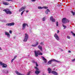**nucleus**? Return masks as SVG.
Returning a JSON list of instances; mask_svg holds the SVG:
<instances>
[{"label": "nucleus", "mask_w": 75, "mask_h": 75, "mask_svg": "<svg viewBox=\"0 0 75 75\" xmlns=\"http://www.w3.org/2000/svg\"><path fill=\"white\" fill-rule=\"evenodd\" d=\"M34 52L35 57H38V55H42V53L41 52V51L40 50L35 51Z\"/></svg>", "instance_id": "1"}, {"label": "nucleus", "mask_w": 75, "mask_h": 75, "mask_svg": "<svg viewBox=\"0 0 75 75\" xmlns=\"http://www.w3.org/2000/svg\"><path fill=\"white\" fill-rule=\"evenodd\" d=\"M4 11H5L6 12V14H11L12 13L11 11H10L9 10V9H4L3 10Z\"/></svg>", "instance_id": "2"}, {"label": "nucleus", "mask_w": 75, "mask_h": 75, "mask_svg": "<svg viewBox=\"0 0 75 75\" xmlns=\"http://www.w3.org/2000/svg\"><path fill=\"white\" fill-rule=\"evenodd\" d=\"M69 20L67 19L66 18H63L62 20V22L63 24H66L67 23H69Z\"/></svg>", "instance_id": "3"}, {"label": "nucleus", "mask_w": 75, "mask_h": 75, "mask_svg": "<svg viewBox=\"0 0 75 75\" xmlns=\"http://www.w3.org/2000/svg\"><path fill=\"white\" fill-rule=\"evenodd\" d=\"M35 69H36V70L35 71V73L37 75H38V74H39L40 73V72H41V71H40V70H39V68L37 67H35Z\"/></svg>", "instance_id": "4"}, {"label": "nucleus", "mask_w": 75, "mask_h": 75, "mask_svg": "<svg viewBox=\"0 0 75 75\" xmlns=\"http://www.w3.org/2000/svg\"><path fill=\"white\" fill-rule=\"evenodd\" d=\"M28 38V35L26 33L25 34V38L23 40V41L24 42H27V40Z\"/></svg>", "instance_id": "5"}, {"label": "nucleus", "mask_w": 75, "mask_h": 75, "mask_svg": "<svg viewBox=\"0 0 75 75\" xmlns=\"http://www.w3.org/2000/svg\"><path fill=\"white\" fill-rule=\"evenodd\" d=\"M52 61H55V62H59V61L56 60L55 59H52L48 62V64L49 65L51 64V62H52Z\"/></svg>", "instance_id": "6"}, {"label": "nucleus", "mask_w": 75, "mask_h": 75, "mask_svg": "<svg viewBox=\"0 0 75 75\" xmlns=\"http://www.w3.org/2000/svg\"><path fill=\"white\" fill-rule=\"evenodd\" d=\"M54 37L55 38L56 40H59V37H58V35H57V33H55L54 35Z\"/></svg>", "instance_id": "7"}, {"label": "nucleus", "mask_w": 75, "mask_h": 75, "mask_svg": "<svg viewBox=\"0 0 75 75\" xmlns=\"http://www.w3.org/2000/svg\"><path fill=\"white\" fill-rule=\"evenodd\" d=\"M14 25V23L13 22L6 24V25H8V26H11L12 25Z\"/></svg>", "instance_id": "8"}, {"label": "nucleus", "mask_w": 75, "mask_h": 75, "mask_svg": "<svg viewBox=\"0 0 75 75\" xmlns=\"http://www.w3.org/2000/svg\"><path fill=\"white\" fill-rule=\"evenodd\" d=\"M26 8V6H24L22 7L19 10V11H23V10H24Z\"/></svg>", "instance_id": "9"}, {"label": "nucleus", "mask_w": 75, "mask_h": 75, "mask_svg": "<svg viewBox=\"0 0 75 75\" xmlns=\"http://www.w3.org/2000/svg\"><path fill=\"white\" fill-rule=\"evenodd\" d=\"M50 20L51 21H52V22H55V19H54V18H53L52 17V16H51L50 17Z\"/></svg>", "instance_id": "10"}, {"label": "nucleus", "mask_w": 75, "mask_h": 75, "mask_svg": "<svg viewBox=\"0 0 75 75\" xmlns=\"http://www.w3.org/2000/svg\"><path fill=\"white\" fill-rule=\"evenodd\" d=\"M5 35H7V37H8V38L10 37V34L9 33L6 32H5Z\"/></svg>", "instance_id": "11"}, {"label": "nucleus", "mask_w": 75, "mask_h": 75, "mask_svg": "<svg viewBox=\"0 0 75 75\" xmlns=\"http://www.w3.org/2000/svg\"><path fill=\"white\" fill-rule=\"evenodd\" d=\"M42 58L43 60V61H45V63H47V59H45V57H44L42 56Z\"/></svg>", "instance_id": "12"}, {"label": "nucleus", "mask_w": 75, "mask_h": 75, "mask_svg": "<svg viewBox=\"0 0 75 75\" xmlns=\"http://www.w3.org/2000/svg\"><path fill=\"white\" fill-rule=\"evenodd\" d=\"M22 27V30H24L25 28V23H24Z\"/></svg>", "instance_id": "13"}, {"label": "nucleus", "mask_w": 75, "mask_h": 75, "mask_svg": "<svg viewBox=\"0 0 75 75\" xmlns=\"http://www.w3.org/2000/svg\"><path fill=\"white\" fill-rule=\"evenodd\" d=\"M39 43V42H36V44L35 45H32V46H33V47H37V46L38 45V44Z\"/></svg>", "instance_id": "14"}, {"label": "nucleus", "mask_w": 75, "mask_h": 75, "mask_svg": "<svg viewBox=\"0 0 75 75\" xmlns=\"http://www.w3.org/2000/svg\"><path fill=\"white\" fill-rule=\"evenodd\" d=\"M52 74H53L55 75H58V73L57 72H55V71H52Z\"/></svg>", "instance_id": "15"}, {"label": "nucleus", "mask_w": 75, "mask_h": 75, "mask_svg": "<svg viewBox=\"0 0 75 75\" xmlns=\"http://www.w3.org/2000/svg\"><path fill=\"white\" fill-rule=\"evenodd\" d=\"M38 48H39V49H40V50H41V51H42V46L40 45H39L38 46Z\"/></svg>", "instance_id": "16"}, {"label": "nucleus", "mask_w": 75, "mask_h": 75, "mask_svg": "<svg viewBox=\"0 0 75 75\" xmlns=\"http://www.w3.org/2000/svg\"><path fill=\"white\" fill-rule=\"evenodd\" d=\"M48 73H49V74H50V73H51V68H49L48 69Z\"/></svg>", "instance_id": "17"}, {"label": "nucleus", "mask_w": 75, "mask_h": 75, "mask_svg": "<svg viewBox=\"0 0 75 75\" xmlns=\"http://www.w3.org/2000/svg\"><path fill=\"white\" fill-rule=\"evenodd\" d=\"M50 11L49 10V9H47L45 11V14H48V12H50Z\"/></svg>", "instance_id": "18"}, {"label": "nucleus", "mask_w": 75, "mask_h": 75, "mask_svg": "<svg viewBox=\"0 0 75 75\" xmlns=\"http://www.w3.org/2000/svg\"><path fill=\"white\" fill-rule=\"evenodd\" d=\"M8 4H9L8 3V2L3 3V4H4V5H5L6 6L8 5Z\"/></svg>", "instance_id": "19"}, {"label": "nucleus", "mask_w": 75, "mask_h": 75, "mask_svg": "<svg viewBox=\"0 0 75 75\" xmlns=\"http://www.w3.org/2000/svg\"><path fill=\"white\" fill-rule=\"evenodd\" d=\"M7 65L6 64L4 63V64L3 65V66H2V67L3 68H7Z\"/></svg>", "instance_id": "20"}, {"label": "nucleus", "mask_w": 75, "mask_h": 75, "mask_svg": "<svg viewBox=\"0 0 75 75\" xmlns=\"http://www.w3.org/2000/svg\"><path fill=\"white\" fill-rule=\"evenodd\" d=\"M38 9H39L40 10H41V9H42V7H41V6H38Z\"/></svg>", "instance_id": "21"}, {"label": "nucleus", "mask_w": 75, "mask_h": 75, "mask_svg": "<svg viewBox=\"0 0 75 75\" xmlns=\"http://www.w3.org/2000/svg\"><path fill=\"white\" fill-rule=\"evenodd\" d=\"M4 64V63H3L1 62H0V65H1L2 66H3Z\"/></svg>", "instance_id": "22"}, {"label": "nucleus", "mask_w": 75, "mask_h": 75, "mask_svg": "<svg viewBox=\"0 0 75 75\" xmlns=\"http://www.w3.org/2000/svg\"><path fill=\"white\" fill-rule=\"evenodd\" d=\"M42 8H45V9H47V8H48V7L44 6L42 7Z\"/></svg>", "instance_id": "23"}, {"label": "nucleus", "mask_w": 75, "mask_h": 75, "mask_svg": "<svg viewBox=\"0 0 75 75\" xmlns=\"http://www.w3.org/2000/svg\"><path fill=\"white\" fill-rule=\"evenodd\" d=\"M71 33L72 34L73 36H74V37H75V34L73 33V32L72 31L71 32Z\"/></svg>", "instance_id": "24"}, {"label": "nucleus", "mask_w": 75, "mask_h": 75, "mask_svg": "<svg viewBox=\"0 0 75 75\" xmlns=\"http://www.w3.org/2000/svg\"><path fill=\"white\" fill-rule=\"evenodd\" d=\"M30 73H31V71H29L27 73V75H30Z\"/></svg>", "instance_id": "25"}, {"label": "nucleus", "mask_w": 75, "mask_h": 75, "mask_svg": "<svg viewBox=\"0 0 75 75\" xmlns=\"http://www.w3.org/2000/svg\"><path fill=\"white\" fill-rule=\"evenodd\" d=\"M45 17H44L43 19H42V21H45Z\"/></svg>", "instance_id": "26"}, {"label": "nucleus", "mask_w": 75, "mask_h": 75, "mask_svg": "<svg viewBox=\"0 0 75 75\" xmlns=\"http://www.w3.org/2000/svg\"><path fill=\"white\" fill-rule=\"evenodd\" d=\"M62 25L63 26V27L64 28H67V26H66L65 25Z\"/></svg>", "instance_id": "27"}, {"label": "nucleus", "mask_w": 75, "mask_h": 75, "mask_svg": "<svg viewBox=\"0 0 75 75\" xmlns=\"http://www.w3.org/2000/svg\"><path fill=\"white\" fill-rule=\"evenodd\" d=\"M56 26L58 27V22H57L56 23Z\"/></svg>", "instance_id": "28"}, {"label": "nucleus", "mask_w": 75, "mask_h": 75, "mask_svg": "<svg viewBox=\"0 0 75 75\" xmlns=\"http://www.w3.org/2000/svg\"><path fill=\"white\" fill-rule=\"evenodd\" d=\"M40 44L42 45H44V43H43V42H41L40 43Z\"/></svg>", "instance_id": "29"}, {"label": "nucleus", "mask_w": 75, "mask_h": 75, "mask_svg": "<svg viewBox=\"0 0 75 75\" xmlns=\"http://www.w3.org/2000/svg\"><path fill=\"white\" fill-rule=\"evenodd\" d=\"M25 11V10L23 11L22 13H21V16H22V15L23 14V13H24V11Z\"/></svg>", "instance_id": "30"}, {"label": "nucleus", "mask_w": 75, "mask_h": 75, "mask_svg": "<svg viewBox=\"0 0 75 75\" xmlns=\"http://www.w3.org/2000/svg\"><path fill=\"white\" fill-rule=\"evenodd\" d=\"M36 67H38V64H37V62H36Z\"/></svg>", "instance_id": "31"}, {"label": "nucleus", "mask_w": 75, "mask_h": 75, "mask_svg": "<svg viewBox=\"0 0 75 75\" xmlns=\"http://www.w3.org/2000/svg\"><path fill=\"white\" fill-rule=\"evenodd\" d=\"M9 33H10V34H11V33H12V31H11V30H10Z\"/></svg>", "instance_id": "32"}, {"label": "nucleus", "mask_w": 75, "mask_h": 75, "mask_svg": "<svg viewBox=\"0 0 75 75\" xmlns=\"http://www.w3.org/2000/svg\"><path fill=\"white\" fill-rule=\"evenodd\" d=\"M67 38H68V39H70V38H71V37H70L69 36H67Z\"/></svg>", "instance_id": "33"}, {"label": "nucleus", "mask_w": 75, "mask_h": 75, "mask_svg": "<svg viewBox=\"0 0 75 75\" xmlns=\"http://www.w3.org/2000/svg\"><path fill=\"white\" fill-rule=\"evenodd\" d=\"M17 56L16 55L14 57V58H13L14 59H16V57H17Z\"/></svg>", "instance_id": "34"}, {"label": "nucleus", "mask_w": 75, "mask_h": 75, "mask_svg": "<svg viewBox=\"0 0 75 75\" xmlns=\"http://www.w3.org/2000/svg\"><path fill=\"white\" fill-rule=\"evenodd\" d=\"M59 33V30H58L57 31V33Z\"/></svg>", "instance_id": "35"}, {"label": "nucleus", "mask_w": 75, "mask_h": 75, "mask_svg": "<svg viewBox=\"0 0 75 75\" xmlns=\"http://www.w3.org/2000/svg\"><path fill=\"white\" fill-rule=\"evenodd\" d=\"M25 25H27V26L28 27V24L25 23Z\"/></svg>", "instance_id": "36"}, {"label": "nucleus", "mask_w": 75, "mask_h": 75, "mask_svg": "<svg viewBox=\"0 0 75 75\" xmlns=\"http://www.w3.org/2000/svg\"><path fill=\"white\" fill-rule=\"evenodd\" d=\"M7 1H11V0H6Z\"/></svg>", "instance_id": "37"}, {"label": "nucleus", "mask_w": 75, "mask_h": 75, "mask_svg": "<svg viewBox=\"0 0 75 75\" xmlns=\"http://www.w3.org/2000/svg\"><path fill=\"white\" fill-rule=\"evenodd\" d=\"M31 1H32L33 2V1H35V0H31Z\"/></svg>", "instance_id": "38"}, {"label": "nucleus", "mask_w": 75, "mask_h": 75, "mask_svg": "<svg viewBox=\"0 0 75 75\" xmlns=\"http://www.w3.org/2000/svg\"><path fill=\"white\" fill-rule=\"evenodd\" d=\"M75 61V58L74 59H73L72 60L73 62H74V61Z\"/></svg>", "instance_id": "39"}, {"label": "nucleus", "mask_w": 75, "mask_h": 75, "mask_svg": "<svg viewBox=\"0 0 75 75\" xmlns=\"http://www.w3.org/2000/svg\"><path fill=\"white\" fill-rule=\"evenodd\" d=\"M0 50H2V49L0 47Z\"/></svg>", "instance_id": "40"}, {"label": "nucleus", "mask_w": 75, "mask_h": 75, "mask_svg": "<svg viewBox=\"0 0 75 75\" xmlns=\"http://www.w3.org/2000/svg\"><path fill=\"white\" fill-rule=\"evenodd\" d=\"M26 12L27 13H28V11H26Z\"/></svg>", "instance_id": "41"}, {"label": "nucleus", "mask_w": 75, "mask_h": 75, "mask_svg": "<svg viewBox=\"0 0 75 75\" xmlns=\"http://www.w3.org/2000/svg\"><path fill=\"white\" fill-rule=\"evenodd\" d=\"M11 62H13V60H11Z\"/></svg>", "instance_id": "42"}, {"label": "nucleus", "mask_w": 75, "mask_h": 75, "mask_svg": "<svg viewBox=\"0 0 75 75\" xmlns=\"http://www.w3.org/2000/svg\"><path fill=\"white\" fill-rule=\"evenodd\" d=\"M15 59H14V58L12 59V60L13 61L14 60H15Z\"/></svg>", "instance_id": "43"}, {"label": "nucleus", "mask_w": 75, "mask_h": 75, "mask_svg": "<svg viewBox=\"0 0 75 75\" xmlns=\"http://www.w3.org/2000/svg\"><path fill=\"white\" fill-rule=\"evenodd\" d=\"M15 59H14V58L12 59V60L13 61L14 60H15Z\"/></svg>", "instance_id": "44"}, {"label": "nucleus", "mask_w": 75, "mask_h": 75, "mask_svg": "<svg viewBox=\"0 0 75 75\" xmlns=\"http://www.w3.org/2000/svg\"><path fill=\"white\" fill-rule=\"evenodd\" d=\"M69 51V52H71V51H69H69Z\"/></svg>", "instance_id": "45"}, {"label": "nucleus", "mask_w": 75, "mask_h": 75, "mask_svg": "<svg viewBox=\"0 0 75 75\" xmlns=\"http://www.w3.org/2000/svg\"><path fill=\"white\" fill-rule=\"evenodd\" d=\"M6 73H8V71H6Z\"/></svg>", "instance_id": "46"}, {"label": "nucleus", "mask_w": 75, "mask_h": 75, "mask_svg": "<svg viewBox=\"0 0 75 75\" xmlns=\"http://www.w3.org/2000/svg\"><path fill=\"white\" fill-rule=\"evenodd\" d=\"M43 75H45V74H43Z\"/></svg>", "instance_id": "47"}, {"label": "nucleus", "mask_w": 75, "mask_h": 75, "mask_svg": "<svg viewBox=\"0 0 75 75\" xmlns=\"http://www.w3.org/2000/svg\"><path fill=\"white\" fill-rule=\"evenodd\" d=\"M61 51H62V50Z\"/></svg>", "instance_id": "48"}, {"label": "nucleus", "mask_w": 75, "mask_h": 75, "mask_svg": "<svg viewBox=\"0 0 75 75\" xmlns=\"http://www.w3.org/2000/svg\"><path fill=\"white\" fill-rule=\"evenodd\" d=\"M34 62V61H33V62Z\"/></svg>", "instance_id": "49"}]
</instances>
